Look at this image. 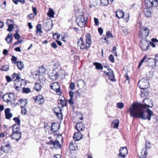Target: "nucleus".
<instances>
[{
	"mask_svg": "<svg viewBox=\"0 0 158 158\" xmlns=\"http://www.w3.org/2000/svg\"><path fill=\"white\" fill-rule=\"evenodd\" d=\"M144 105L140 103H133L129 109V112L131 117L134 118H140L142 119H148L150 121L151 117L153 115V112L150 109H147L146 111L144 112L145 108L152 107L153 106L152 101L149 98H147L143 101Z\"/></svg>",
	"mask_w": 158,
	"mask_h": 158,
	"instance_id": "obj_1",
	"label": "nucleus"
},
{
	"mask_svg": "<svg viewBox=\"0 0 158 158\" xmlns=\"http://www.w3.org/2000/svg\"><path fill=\"white\" fill-rule=\"evenodd\" d=\"M92 44L91 36L89 34L87 33L86 35V42L83 41V38L81 37L78 40L77 44L81 49H84L89 48Z\"/></svg>",
	"mask_w": 158,
	"mask_h": 158,
	"instance_id": "obj_2",
	"label": "nucleus"
},
{
	"mask_svg": "<svg viewBox=\"0 0 158 158\" xmlns=\"http://www.w3.org/2000/svg\"><path fill=\"white\" fill-rule=\"evenodd\" d=\"M149 31V29L147 27L143 26L140 27L138 34L139 38L143 40L145 39L148 35Z\"/></svg>",
	"mask_w": 158,
	"mask_h": 158,
	"instance_id": "obj_3",
	"label": "nucleus"
},
{
	"mask_svg": "<svg viewBox=\"0 0 158 158\" xmlns=\"http://www.w3.org/2000/svg\"><path fill=\"white\" fill-rule=\"evenodd\" d=\"M138 85L140 88L143 89L149 87V80L147 78H143L138 82Z\"/></svg>",
	"mask_w": 158,
	"mask_h": 158,
	"instance_id": "obj_4",
	"label": "nucleus"
},
{
	"mask_svg": "<svg viewBox=\"0 0 158 158\" xmlns=\"http://www.w3.org/2000/svg\"><path fill=\"white\" fill-rule=\"evenodd\" d=\"M87 19H85L82 15L77 16L76 19V22L77 25L81 27H85L86 25Z\"/></svg>",
	"mask_w": 158,
	"mask_h": 158,
	"instance_id": "obj_5",
	"label": "nucleus"
},
{
	"mask_svg": "<svg viewBox=\"0 0 158 158\" xmlns=\"http://www.w3.org/2000/svg\"><path fill=\"white\" fill-rule=\"evenodd\" d=\"M10 143L7 139H6L2 146L1 150L6 153H8L10 150Z\"/></svg>",
	"mask_w": 158,
	"mask_h": 158,
	"instance_id": "obj_6",
	"label": "nucleus"
},
{
	"mask_svg": "<svg viewBox=\"0 0 158 158\" xmlns=\"http://www.w3.org/2000/svg\"><path fill=\"white\" fill-rule=\"evenodd\" d=\"M3 98L7 102H12L14 100L15 95L12 93L6 94L3 96Z\"/></svg>",
	"mask_w": 158,
	"mask_h": 158,
	"instance_id": "obj_7",
	"label": "nucleus"
},
{
	"mask_svg": "<svg viewBox=\"0 0 158 158\" xmlns=\"http://www.w3.org/2000/svg\"><path fill=\"white\" fill-rule=\"evenodd\" d=\"M145 4L147 7L149 8L156 7L158 6V0H145Z\"/></svg>",
	"mask_w": 158,
	"mask_h": 158,
	"instance_id": "obj_8",
	"label": "nucleus"
},
{
	"mask_svg": "<svg viewBox=\"0 0 158 158\" xmlns=\"http://www.w3.org/2000/svg\"><path fill=\"white\" fill-rule=\"evenodd\" d=\"M127 150L126 147H121L119 150V153L118 154L120 158H125L127 154Z\"/></svg>",
	"mask_w": 158,
	"mask_h": 158,
	"instance_id": "obj_9",
	"label": "nucleus"
},
{
	"mask_svg": "<svg viewBox=\"0 0 158 158\" xmlns=\"http://www.w3.org/2000/svg\"><path fill=\"white\" fill-rule=\"evenodd\" d=\"M140 46L141 49L144 51H146L149 49V43L147 40H141Z\"/></svg>",
	"mask_w": 158,
	"mask_h": 158,
	"instance_id": "obj_10",
	"label": "nucleus"
},
{
	"mask_svg": "<svg viewBox=\"0 0 158 158\" xmlns=\"http://www.w3.org/2000/svg\"><path fill=\"white\" fill-rule=\"evenodd\" d=\"M145 63L148 66L152 68L155 67L156 66V62L154 59L152 58H148L145 61Z\"/></svg>",
	"mask_w": 158,
	"mask_h": 158,
	"instance_id": "obj_11",
	"label": "nucleus"
},
{
	"mask_svg": "<svg viewBox=\"0 0 158 158\" xmlns=\"http://www.w3.org/2000/svg\"><path fill=\"white\" fill-rule=\"evenodd\" d=\"M50 87L52 89L54 90L58 94L60 95L61 94V92L60 91V88L57 82H55L52 84L50 85Z\"/></svg>",
	"mask_w": 158,
	"mask_h": 158,
	"instance_id": "obj_12",
	"label": "nucleus"
},
{
	"mask_svg": "<svg viewBox=\"0 0 158 158\" xmlns=\"http://www.w3.org/2000/svg\"><path fill=\"white\" fill-rule=\"evenodd\" d=\"M109 72H106L104 71V73L105 74L109 76V79L111 81H114V76L113 73V71L110 68L108 69Z\"/></svg>",
	"mask_w": 158,
	"mask_h": 158,
	"instance_id": "obj_13",
	"label": "nucleus"
},
{
	"mask_svg": "<svg viewBox=\"0 0 158 158\" xmlns=\"http://www.w3.org/2000/svg\"><path fill=\"white\" fill-rule=\"evenodd\" d=\"M21 133H12L11 135L12 138L15 140L16 141H18L21 137Z\"/></svg>",
	"mask_w": 158,
	"mask_h": 158,
	"instance_id": "obj_14",
	"label": "nucleus"
},
{
	"mask_svg": "<svg viewBox=\"0 0 158 158\" xmlns=\"http://www.w3.org/2000/svg\"><path fill=\"white\" fill-rule=\"evenodd\" d=\"M76 127L78 131H83L85 129L84 125L81 122L77 123L76 125Z\"/></svg>",
	"mask_w": 158,
	"mask_h": 158,
	"instance_id": "obj_15",
	"label": "nucleus"
},
{
	"mask_svg": "<svg viewBox=\"0 0 158 158\" xmlns=\"http://www.w3.org/2000/svg\"><path fill=\"white\" fill-rule=\"evenodd\" d=\"M96 1V3L92 4L94 6H96L98 4L100 1L101 2V4L102 6H107L108 5L109 1L108 0H94Z\"/></svg>",
	"mask_w": 158,
	"mask_h": 158,
	"instance_id": "obj_16",
	"label": "nucleus"
},
{
	"mask_svg": "<svg viewBox=\"0 0 158 158\" xmlns=\"http://www.w3.org/2000/svg\"><path fill=\"white\" fill-rule=\"evenodd\" d=\"M5 113L6 118L7 119H10L13 116L12 114L10 113V109L9 108H7L5 109Z\"/></svg>",
	"mask_w": 158,
	"mask_h": 158,
	"instance_id": "obj_17",
	"label": "nucleus"
},
{
	"mask_svg": "<svg viewBox=\"0 0 158 158\" xmlns=\"http://www.w3.org/2000/svg\"><path fill=\"white\" fill-rule=\"evenodd\" d=\"M83 136L80 132H76L74 135L73 139L75 141H78L82 138Z\"/></svg>",
	"mask_w": 158,
	"mask_h": 158,
	"instance_id": "obj_18",
	"label": "nucleus"
},
{
	"mask_svg": "<svg viewBox=\"0 0 158 158\" xmlns=\"http://www.w3.org/2000/svg\"><path fill=\"white\" fill-rule=\"evenodd\" d=\"M36 102H37L40 105H42L44 102V99L41 95H39L36 97L35 99Z\"/></svg>",
	"mask_w": 158,
	"mask_h": 158,
	"instance_id": "obj_19",
	"label": "nucleus"
},
{
	"mask_svg": "<svg viewBox=\"0 0 158 158\" xmlns=\"http://www.w3.org/2000/svg\"><path fill=\"white\" fill-rule=\"evenodd\" d=\"M139 155L140 158H145L147 157V153L145 148L142 149L141 152Z\"/></svg>",
	"mask_w": 158,
	"mask_h": 158,
	"instance_id": "obj_20",
	"label": "nucleus"
},
{
	"mask_svg": "<svg viewBox=\"0 0 158 158\" xmlns=\"http://www.w3.org/2000/svg\"><path fill=\"white\" fill-rule=\"evenodd\" d=\"M124 15V13L123 11L118 10L116 12L115 16L118 19H120L123 18Z\"/></svg>",
	"mask_w": 158,
	"mask_h": 158,
	"instance_id": "obj_21",
	"label": "nucleus"
},
{
	"mask_svg": "<svg viewBox=\"0 0 158 158\" xmlns=\"http://www.w3.org/2000/svg\"><path fill=\"white\" fill-rule=\"evenodd\" d=\"M42 27L41 25L38 24L36 26V33L39 36H41V34L42 33V31L41 30Z\"/></svg>",
	"mask_w": 158,
	"mask_h": 158,
	"instance_id": "obj_22",
	"label": "nucleus"
},
{
	"mask_svg": "<svg viewBox=\"0 0 158 158\" xmlns=\"http://www.w3.org/2000/svg\"><path fill=\"white\" fill-rule=\"evenodd\" d=\"M34 88L37 91H40L42 88V86L40 83H36L34 86Z\"/></svg>",
	"mask_w": 158,
	"mask_h": 158,
	"instance_id": "obj_23",
	"label": "nucleus"
},
{
	"mask_svg": "<svg viewBox=\"0 0 158 158\" xmlns=\"http://www.w3.org/2000/svg\"><path fill=\"white\" fill-rule=\"evenodd\" d=\"M12 133H19L20 132V127H17L16 124H15L13 126Z\"/></svg>",
	"mask_w": 158,
	"mask_h": 158,
	"instance_id": "obj_24",
	"label": "nucleus"
},
{
	"mask_svg": "<svg viewBox=\"0 0 158 158\" xmlns=\"http://www.w3.org/2000/svg\"><path fill=\"white\" fill-rule=\"evenodd\" d=\"M13 39L12 34L10 33L5 39L6 40L8 43H11Z\"/></svg>",
	"mask_w": 158,
	"mask_h": 158,
	"instance_id": "obj_25",
	"label": "nucleus"
},
{
	"mask_svg": "<svg viewBox=\"0 0 158 158\" xmlns=\"http://www.w3.org/2000/svg\"><path fill=\"white\" fill-rule=\"evenodd\" d=\"M149 7H147L145 11V15L147 17H150L152 15L151 10L149 8Z\"/></svg>",
	"mask_w": 158,
	"mask_h": 158,
	"instance_id": "obj_26",
	"label": "nucleus"
},
{
	"mask_svg": "<svg viewBox=\"0 0 158 158\" xmlns=\"http://www.w3.org/2000/svg\"><path fill=\"white\" fill-rule=\"evenodd\" d=\"M93 65L95 66L97 69L102 70L103 69V66L101 63L95 62L93 63Z\"/></svg>",
	"mask_w": 158,
	"mask_h": 158,
	"instance_id": "obj_27",
	"label": "nucleus"
},
{
	"mask_svg": "<svg viewBox=\"0 0 158 158\" xmlns=\"http://www.w3.org/2000/svg\"><path fill=\"white\" fill-rule=\"evenodd\" d=\"M55 15V12L53 10L50 8H49L48 12L47 13V15L50 17L53 18Z\"/></svg>",
	"mask_w": 158,
	"mask_h": 158,
	"instance_id": "obj_28",
	"label": "nucleus"
},
{
	"mask_svg": "<svg viewBox=\"0 0 158 158\" xmlns=\"http://www.w3.org/2000/svg\"><path fill=\"white\" fill-rule=\"evenodd\" d=\"M17 65L19 69L20 70L23 69L24 65L22 61H18L17 62Z\"/></svg>",
	"mask_w": 158,
	"mask_h": 158,
	"instance_id": "obj_29",
	"label": "nucleus"
},
{
	"mask_svg": "<svg viewBox=\"0 0 158 158\" xmlns=\"http://www.w3.org/2000/svg\"><path fill=\"white\" fill-rule=\"evenodd\" d=\"M19 103L20 104L21 106H23L25 107L27 104V100L25 99H21L19 101Z\"/></svg>",
	"mask_w": 158,
	"mask_h": 158,
	"instance_id": "obj_30",
	"label": "nucleus"
},
{
	"mask_svg": "<svg viewBox=\"0 0 158 158\" xmlns=\"http://www.w3.org/2000/svg\"><path fill=\"white\" fill-rule=\"evenodd\" d=\"M53 145L54 147L56 148H60V145L58 141L56 140L54 142L53 141Z\"/></svg>",
	"mask_w": 158,
	"mask_h": 158,
	"instance_id": "obj_31",
	"label": "nucleus"
},
{
	"mask_svg": "<svg viewBox=\"0 0 158 158\" xmlns=\"http://www.w3.org/2000/svg\"><path fill=\"white\" fill-rule=\"evenodd\" d=\"M50 78L52 81L56 80L58 77V74L56 73V74L52 75L49 76Z\"/></svg>",
	"mask_w": 158,
	"mask_h": 158,
	"instance_id": "obj_32",
	"label": "nucleus"
},
{
	"mask_svg": "<svg viewBox=\"0 0 158 158\" xmlns=\"http://www.w3.org/2000/svg\"><path fill=\"white\" fill-rule=\"evenodd\" d=\"M119 123V121L117 119L114 120L112 123V125H113L114 128H117L118 126Z\"/></svg>",
	"mask_w": 158,
	"mask_h": 158,
	"instance_id": "obj_33",
	"label": "nucleus"
},
{
	"mask_svg": "<svg viewBox=\"0 0 158 158\" xmlns=\"http://www.w3.org/2000/svg\"><path fill=\"white\" fill-rule=\"evenodd\" d=\"M58 127V125L57 124H56L55 123H54V124H53V123H52V125L51 129L55 132L57 131V130L59 129Z\"/></svg>",
	"mask_w": 158,
	"mask_h": 158,
	"instance_id": "obj_34",
	"label": "nucleus"
},
{
	"mask_svg": "<svg viewBox=\"0 0 158 158\" xmlns=\"http://www.w3.org/2000/svg\"><path fill=\"white\" fill-rule=\"evenodd\" d=\"M58 103L60 104L61 107H64L66 105V102L65 100L60 99L58 101Z\"/></svg>",
	"mask_w": 158,
	"mask_h": 158,
	"instance_id": "obj_35",
	"label": "nucleus"
},
{
	"mask_svg": "<svg viewBox=\"0 0 158 158\" xmlns=\"http://www.w3.org/2000/svg\"><path fill=\"white\" fill-rule=\"evenodd\" d=\"M57 73L58 74V76H60L61 77H63L65 75V72L64 70H62L60 68L59 71H58Z\"/></svg>",
	"mask_w": 158,
	"mask_h": 158,
	"instance_id": "obj_36",
	"label": "nucleus"
},
{
	"mask_svg": "<svg viewBox=\"0 0 158 158\" xmlns=\"http://www.w3.org/2000/svg\"><path fill=\"white\" fill-rule=\"evenodd\" d=\"M21 113L22 114L26 115L27 112V110L25 107V106H21Z\"/></svg>",
	"mask_w": 158,
	"mask_h": 158,
	"instance_id": "obj_37",
	"label": "nucleus"
},
{
	"mask_svg": "<svg viewBox=\"0 0 158 158\" xmlns=\"http://www.w3.org/2000/svg\"><path fill=\"white\" fill-rule=\"evenodd\" d=\"M69 148L71 150H76V148L74 146V143L73 141H71L70 143L69 146Z\"/></svg>",
	"mask_w": 158,
	"mask_h": 158,
	"instance_id": "obj_38",
	"label": "nucleus"
},
{
	"mask_svg": "<svg viewBox=\"0 0 158 158\" xmlns=\"http://www.w3.org/2000/svg\"><path fill=\"white\" fill-rule=\"evenodd\" d=\"M56 115L57 116L58 118L60 119L62 117V114L61 112V109H60L59 112L56 113Z\"/></svg>",
	"mask_w": 158,
	"mask_h": 158,
	"instance_id": "obj_39",
	"label": "nucleus"
},
{
	"mask_svg": "<svg viewBox=\"0 0 158 158\" xmlns=\"http://www.w3.org/2000/svg\"><path fill=\"white\" fill-rule=\"evenodd\" d=\"M1 70L2 71H7L9 70V66L7 65L3 66L2 67Z\"/></svg>",
	"mask_w": 158,
	"mask_h": 158,
	"instance_id": "obj_40",
	"label": "nucleus"
},
{
	"mask_svg": "<svg viewBox=\"0 0 158 158\" xmlns=\"http://www.w3.org/2000/svg\"><path fill=\"white\" fill-rule=\"evenodd\" d=\"M13 120L17 123L18 125H19L20 123V120L19 118L15 117L13 118Z\"/></svg>",
	"mask_w": 158,
	"mask_h": 158,
	"instance_id": "obj_41",
	"label": "nucleus"
},
{
	"mask_svg": "<svg viewBox=\"0 0 158 158\" xmlns=\"http://www.w3.org/2000/svg\"><path fill=\"white\" fill-rule=\"evenodd\" d=\"M117 106L118 108L121 109L124 107V104L122 102H118L117 104Z\"/></svg>",
	"mask_w": 158,
	"mask_h": 158,
	"instance_id": "obj_42",
	"label": "nucleus"
},
{
	"mask_svg": "<svg viewBox=\"0 0 158 158\" xmlns=\"http://www.w3.org/2000/svg\"><path fill=\"white\" fill-rule=\"evenodd\" d=\"M147 56L145 55L144 56L142 59L141 60L140 62L139 63V65L138 66V68H139L140 66L142 65V64L144 62Z\"/></svg>",
	"mask_w": 158,
	"mask_h": 158,
	"instance_id": "obj_43",
	"label": "nucleus"
},
{
	"mask_svg": "<svg viewBox=\"0 0 158 158\" xmlns=\"http://www.w3.org/2000/svg\"><path fill=\"white\" fill-rule=\"evenodd\" d=\"M23 92L25 93H28L31 92L30 89L29 88H23Z\"/></svg>",
	"mask_w": 158,
	"mask_h": 158,
	"instance_id": "obj_44",
	"label": "nucleus"
},
{
	"mask_svg": "<svg viewBox=\"0 0 158 158\" xmlns=\"http://www.w3.org/2000/svg\"><path fill=\"white\" fill-rule=\"evenodd\" d=\"M7 25L8 26V28L7 29V30L10 32L13 30V28L14 27V26L12 24H9Z\"/></svg>",
	"mask_w": 158,
	"mask_h": 158,
	"instance_id": "obj_45",
	"label": "nucleus"
},
{
	"mask_svg": "<svg viewBox=\"0 0 158 158\" xmlns=\"http://www.w3.org/2000/svg\"><path fill=\"white\" fill-rule=\"evenodd\" d=\"M11 60L12 61V63H14V64H15L16 63L17 58L15 56H12V58L11 59Z\"/></svg>",
	"mask_w": 158,
	"mask_h": 158,
	"instance_id": "obj_46",
	"label": "nucleus"
},
{
	"mask_svg": "<svg viewBox=\"0 0 158 158\" xmlns=\"http://www.w3.org/2000/svg\"><path fill=\"white\" fill-rule=\"evenodd\" d=\"M109 60L112 63H114V57L111 54L110 55L109 57Z\"/></svg>",
	"mask_w": 158,
	"mask_h": 158,
	"instance_id": "obj_47",
	"label": "nucleus"
},
{
	"mask_svg": "<svg viewBox=\"0 0 158 158\" xmlns=\"http://www.w3.org/2000/svg\"><path fill=\"white\" fill-rule=\"evenodd\" d=\"M20 79H21L20 78V74L18 73L17 74L16 78L15 80H14L16 81H17L18 82H19Z\"/></svg>",
	"mask_w": 158,
	"mask_h": 158,
	"instance_id": "obj_48",
	"label": "nucleus"
},
{
	"mask_svg": "<svg viewBox=\"0 0 158 158\" xmlns=\"http://www.w3.org/2000/svg\"><path fill=\"white\" fill-rule=\"evenodd\" d=\"M106 35L109 38H112L113 37L112 35V34L111 33V32L108 31H107L106 32Z\"/></svg>",
	"mask_w": 158,
	"mask_h": 158,
	"instance_id": "obj_49",
	"label": "nucleus"
},
{
	"mask_svg": "<svg viewBox=\"0 0 158 158\" xmlns=\"http://www.w3.org/2000/svg\"><path fill=\"white\" fill-rule=\"evenodd\" d=\"M146 148H145L146 150L149 149L151 147V145L149 143H146L145 144Z\"/></svg>",
	"mask_w": 158,
	"mask_h": 158,
	"instance_id": "obj_50",
	"label": "nucleus"
},
{
	"mask_svg": "<svg viewBox=\"0 0 158 158\" xmlns=\"http://www.w3.org/2000/svg\"><path fill=\"white\" fill-rule=\"evenodd\" d=\"M94 23H95V25L96 26H98L99 25V22L98 19L96 18H94Z\"/></svg>",
	"mask_w": 158,
	"mask_h": 158,
	"instance_id": "obj_51",
	"label": "nucleus"
},
{
	"mask_svg": "<svg viewBox=\"0 0 158 158\" xmlns=\"http://www.w3.org/2000/svg\"><path fill=\"white\" fill-rule=\"evenodd\" d=\"M13 21L12 20L8 19L7 20V22L6 24L7 25H9V24H12L13 25Z\"/></svg>",
	"mask_w": 158,
	"mask_h": 158,
	"instance_id": "obj_52",
	"label": "nucleus"
},
{
	"mask_svg": "<svg viewBox=\"0 0 158 158\" xmlns=\"http://www.w3.org/2000/svg\"><path fill=\"white\" fill-rule=\"evenodd\" d=\"M75 84L74 83L71 82L70 83V85L69 87L71 90H73L75 88Z\"/></svg>",
	"mask_w": 158,
	"mask_h": 158,
	"instance_id": "obj_53",
	"label": "nucleus"
},
{
	"mask_svg": "<svg viewBox=\"0 0 158 158\" xmlns=\"http://www.w3.org/2000/svg\"><path fill=\"white\" fill-rule=\"evenodd\" d=\"M35 15L33 13H31L30 15H29L28 16L30 19H33L34 17L35 16Z\"/></svg>",
	"mask_w": 158,
	"mask_h": 158,
	"instance_id": "obj_54",
	"label": "nucleus"
},
{
	"mask_svg": "<svg viewBox=\"0 0 158 158\" xmlns=\"http://www.w3.org/2000/svg\"><path fill=\"white\" fill-rule=\"evenodd\" d=\"M14 37L17 40H18L20 38V35L18 33L14 34Z\"/></svg>",
	"mask_w": 158,
	"mask_h": 158,
	"instance_id": "obj_55",
	"label": "nucleus"
},
{
	"mask_svg": "<svg viewBox=\"0 0 158 158\" xmlns=\"http://www.w3.org/2000/svg\"><path fill=\"white\" fill-rule=\"evenodd\" d=\"M51 45L52 47L54 49H56L57 47V45H56V44L55 42H52L51 44Z\"/></svg>",
	"mask_w": 158,
	"mask_h": 158,
	"instance_id": "obj_56",
	"label": "nucleus"
},
{
	"mask_svg": "<svg viewBox=\"0 0 158 158\" xmlns=\"http://www.w3.org/2000/svg\"><path fill=\"white\" fill-rule=\"evenodd\" d=\"M73 98L70 97V99L68 101L69 104L71 105H73Z\"/></svg>",
	"mask_w": 158,
	"mask_h": 158,
	"instance_id": "obj_57",
	"label": "nucleus"
},
{
	"mask_svg": "<svg viewBox=\"0 0 158 158\" xmlns=\"http://www.w3.org/2000/svg\"><path fill=\"white\" fill-rule=\"evenodd\" d=\"M98 31L99 34L101 35H102L103 32V30L102 27H99L98 28Z\"/></svg>",
	"mask_w": 158,
	"mask_h": 158,
	"instance_id": "obj_58",
	"label": "nucleus"
},
{
	"mask_svg": "<svg viewBox=\"0 0 158 158\" xmlns=\"http://www.w3.org/2000/svg\"><path fill=\"white\" fill-rule=\"evenodd\" d=\"M122 31L125 34H127L129 32L128 30L126 28H123Z\"/></svg>",
	"mask_w": 158,
	"mask_h": 158,
	"instance_id": "obj_59",
	"label": "nucleus"
},
{
	"mask_svg": "<svg viewBox=\"0 0 158 158\" xmlns=\"http://www.w3.org/2000/svg\"><path fill=\"white\" fill-rule=\"evenodd\" d=\"M32 10L33 11L35 15H37V14L36 8L35 7H32Z\"/></svg>",
	"mask_w": 158,
	"mask_h": 158,
	"instance_id": "obj_60",
	"label": "nucleus"
},
{
	"mask_svg": "<svg viewBox=\"0 0 158 158\" xmlns=\"http://www.w3.org/2000/svg\"><path fill=\"white\" fill-rule=\"evenodd\" d=\"M6 78L7 81L8 82L10 81L11 80V78L9 76H6Z\"/></svg>",
	"mask_w": 158,
	"mask_h": 158,
	"instance_id": "obj_61",
	"label": "nucleus"
},
{
	"mask_svg": "<svg viewBox=\"0 0 158 158\" xmlns=\"http://www.w3.org/2000/svg\"><path fill=\"white\" fill-rule=\"evenodd\" d=\"M8 51L7 49H5L3 51V54L5 55H7L8 53Z\"/></svg>",
	"mask_w": 158,
	"mask_h": 158,
	"instance_id": "obj_62",
	"label": "nucleus"
},
{
	"mask_svg": "<svg viewBox=\"0 0 158 158\" xmlns=\"http://www.w3.org/2000/svg\"><path fill=\"white\" fill-rule=\"evenodd\" d=\"M69 95L70 97H73L74 93L73 91H70L69 92Z\"/></svg>",
	"mask_w": 158,
	"mask_h": 158,
	"instance_id": "obj_63",
	"label": "nucleus"
},
{
	"mask_svg": "<svg viewBox=\"0 0 158 158\" xmlns=\"http://www.w3.org/2000/svg\"><path fill=\"white\" fill-rule=\"evenodd\" d=\"M154 60L156 63L158 62V53L155 55V58Z\"/></svg>",
	"mask_w": 158,
	"mask_h": 158,
	"instance_id": "obj_64",
	"label": "nucleus"
}]
</instances>
